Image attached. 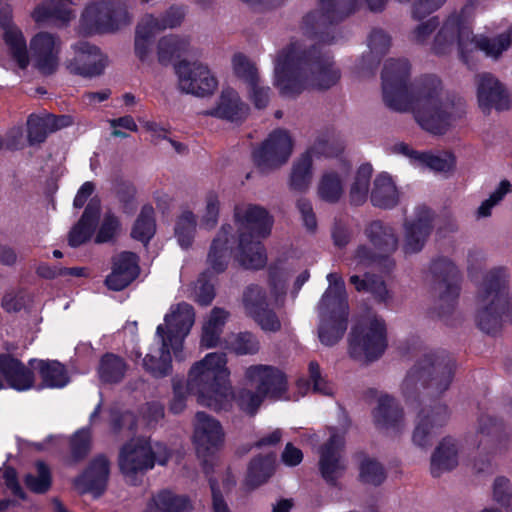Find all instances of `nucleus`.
Instances as JSON below:
<instances>
[{
    "label": "nucleus",
    "instance_id": "obj_63",
    "mask_svg": "<svg viewBox=\"0 0 512 512\" xmlns=\"http://www.w3.org/2000/svg\"><path fill=\"white\" fill-rule=\"evenodd\" d=\"M119 231L120 223L118 219L114 215L107 213L96 235L95 242L100 244L113 241Z\"/></svg>",
    "mask_w": 512,
    "mask_h": 512
},
{
    "label": "nucleus",
    "instance_id": "obj_33",
    "mask_svg": "<svg viewBox=\"0 0 512 512\" xmlns=\"http://www.w3.org/2000/svg\"><path fill=\"white\" fill-rule=\"evenodd\" d=\"M171 351L170 344L163 345L156 335L142 360L143 368L155 378L167 376L171 371Z\"/></svg>",
    "mask_w": 512,
    "mask_h": 512
},
{
    "label": "nucleus",
    "instance_id": "obj_9",
    "mask_svg": "<svg viewBox=\"0 0 512 512\" xmlns=\"http://www.w3.org/2000/svg\"><path fill=\"white\" fill-rule=\"evenodd\" d=\"M349 355L362 364L378 360L388 346L385 321L374 313L357 319L349 334Z\"/></svg>",
    "mask_w": 512,
    "mask_h": 512
},
{
    "label": "nucleus",
    "instance_id": "obj_39",
    "mask_svg": "<svg viewBox=\"0 0 512 512\" xmlns=\"http://www.w3.org/2000/svg\"><path fill=\"white\" fill-rule=\"evenodd\" d=\"M400 193L392 177L383 172L376 176L370 193V201L375 207L389 209L399 203Z\"/></svg>",
    "mask_w": 512,
    "mask_h": 512
},
{
    "label": "nucleus",
    "instance_id": "obj_54",
    "mask_svg": "<svg viewBox=\"0 0 512 512\" xmlns=\"http://www.w3.org/2000/svg\"><path fill=\"white\" fill-rule=\"evenodd\" d=\"M227 348L237 355L255 354L259 351L260 344L257 337L251 332H239L229 335Z\"/></svg>",
    "mask_w": 512,
    "mask_h": 512
},
{
    "label": "nucleus",
    "instance_id": "obj_7",
    "mask_svg": "<svg viewBox=\"0 0 512 512\" xmlns=\"http://www.w3.org/2000/svg\"><path fill=\"white\" fill-rule=\"evenodd\" d=\"M329 286L319 303L320 341L327 346L336 344L347 329L348 303L345 283L338 273L327 275Z\"/></svg>",
    "mask_w": 512,
    "mask_h": 512
},
{
    "label": "nucleus",
    "instance_id": "obj_62",
    "mask_svg": "<svg viewBox=\"0 0 512 512\" xmlns=\"http://www.w3.org/2000/svg\"><path fill=\"white\" fill-rule=\"evenodd\" d=\"M265 332L276 333L282 328V321L276 312L268 307L251 317Z\"/></svg>",
    "mask_w": 512,
    "mask_h": 512
},
{
    "label": "nucleus",
    "instance_id": "obj_35",
    "mask_svg": "<svg viewBox=\"0 0 512 512\" xmlns=\"http://www.w3.org/2000/svg\"><path fill=\"white\" fill-rule=\"evenodd\" d=\"M0 373L7 383L17 390L29 389L34 383L31 370L9 354L0 355Z\"/></svg>",
    "mask_w": 512,
    "mask_h": 512
},
{
    "label": "nucleus",
    "instance_id": "obj_10",
    "mask_svg": "<svg viewBox=\"0 0 512 512\" xmlns=\"http://www.w3.org/2000/svg\"><path fill=\"white\" fill-rule=\"evenodd\" d=\"M170 453L165 445L152 443L147 437H135L126 442L120 450L119 467L126 477H134L152 469L155 463H167Z\"/></svg>",
    "mask_w": 512,
    "mask_h": 512
},
{
    "label": "nucleus",
    "instance_id": "obj_12",
    "mask_svg": "<svg viewBox=\"0 0 512 512\" xmlns=\"http://www.w3.org/2000/svg\"><path fill=\"white\" fill-rule=\"evenodd\" d=\"M195 323L192 305L181 302L171 306L164 317V324L157 327L156 334L163 345L170 344L175 357H180L185 338Z\"/></svg>",
    "mask_w": 512,
    "mask_h": 512
},
{
    "label": "nucleus",
    "instance_id": "obj_58",
    "mask_svg": "<svg viewBox=\"0 0 512 512\" xmlns=\"http://www.w3.org/2000/svg\"><path fill=\"white\" fill-rule=\"evenodd\" d=\"M25 484L34 493L47 492L51 486V473L48 466L44 462L38 461L35 465V473H29L25 477Z\"/></svg>",
    "mask_w": 512,
    "mask_h": 512
},
{
    "label": "nucleus",
    "instance_id": "obj_36",
    "mask_svg": "<svg viewBox=\"0 0 512 512\" xmlns=\"http://www.w3.org/2000/svg\"><path fill=\"white\" fill-rule=\"evenodd\" d=\"M233 237V227L229 224L221 226L214 237L207 256L210 268L219 273L223 272L230 257V239Z\"/></svg>",
    "mask_w": 512,
    "mask_h": 512
},
{
    "label": "nucleus",
    "instance_id": "obj_8",
    "mask_svg": "<svg viewBox=\"0 0 512 512\" xmlns=\"http://www.w3.org/2000/svg\"><path fill=\"white\" fill-rule=\"evenodd\" d=\"M454 361L444 353L424 354L407 373L402 390L408 397L427 389L430 395L445 392L452 381Z\"/></svg>",
    "mask_w": 512,
    "mask_h": 512
},
{
    "label": "nucleus",
    "instance_id": "obj_47",
    "mask_svg": "<svg viewBox=\"0 0 512 512\" xmlns=\"http://www.w3.org/2000/svg\"><path fill=\"white\" fill-rule=\"evenodd\" d=\"M196 228V215L190 210H183L177 217L174 227V235L182 248L188 249L192 246Z\"/></svg>",
    "mask_w": 512,
    "mask_h": 512
},
{
    "label": "nucleus",
    "instance_id": "obj_3",
    "mask_svg": "<svg viewBox=\"0 0 512 512\" xmlns=\"http://www.w3.org/2000/svg\"><path fill=\"white\" fill-rule=\"evenodd\" d=\"M340 70L332 57L307 51L298 44L282 50L275 62L274 85L285 97H295L303 91L328 89L340 79Z\"/></svg>",
    "mask_w": 512,
    "mask_h": 512
},
{
    "label": "nucleus",
    "instance_id": "obj_4",
    "mask_svg": "<svg viewBox=\"0 0 512 512\" xmlns=\"http://www.w3.org/2000/svg\"><path fill=\"white\" fill-rule=\"evenodd\" d=\"M471 12L472 7L466 6L446 19L433 41L432 49L436 54H447L456 49L464 58L466 53L479 49L487 56L497 58L510 47L512 29L492 39L474 37L469 26Z\"/></svg>",
    "mask_w": 512,
    "mask_h": 512
},
{
    "label": "nucleus",
    "instance_id": "obj_45",
    "mask_svg": "<svg viewBox=\"0 0 512 512\" xmlns=\"http://www.w3.org/2000/svg\"><path fill=\"white\" fill-rule=\"evenodd\" d=\"M191 43L188 37L169 35L158 42L157 53L161 63H167L174 58L188 55L191 52Z\"/></svg>",
    "mask_w": 512,
    "mask_h": 512
},
{
    "label": "nucleus",
    "instance_id": "obj_31",
    "mask_svg": "<svg viewBox=\"0 0 512 512\" xmlns=\"http://www.w3.org/2000/svg\"><path fill=\"white\" fill-rule=\"evenodd\" d=\"M70 116H54L48 113L42 115H30L27 120V138L30 145L43 142L46 137L59 129L71 125Z\"/></svg>",
    "mask_w": 512,
    "mask_h": 512
},
{
    "label": "nucleus",
    "instance_id": "obj_25",
    "mask_svg": "<svg viewBox=\"0 0 512 512\" xmlns=\"http://www.w3.org/2000/svg\"><path fill=\"white\" fill-rule=\"evenodd\" d=\"M433 214L425 206L417 207L415 217L404 224V243L402 249L405 254L418 253L432 231Z\"/></svg>",
    "mask_w": 512,
    "mask_h": 512
},
{
    "label": "nucleus",
    "instance_id": "obj_27",
    "mask_svg": "<svg viewBox=\"0 0 512 512\" xmlns=\"http://www.w3.org/2000/svg\"><path fill=\"white\" fill-rule=\"evenodd\" d=\"M479 448L486 453L500 454L508 450L510 440L504 426L490 415L479 419Z\"/></svg>",
    "mask_w": 512,
    "mask_h": 512
},
{
    "label": "nucleus",
    "instance_id": "obj_32",
    "mask_svg": "<svg viewBox=\"0 0 512 512\" xmlns=\"http://www.w3.org/2000/svg\"><path fill=\"white\" fill-rule=\"evenodd\" d=\"M460 446L456 439L444 437L431 455L430 472L433 477L453 470L458 465Z\"/></svg>",
    "mask_w": 512,
    "mask_h": 512
},
{
    "label": "nucleus",
    "instance_id": "obj_1",
    "mask_svg": "<svg viewBox=\"0 0 512 512\" xmlns=\"http://www.w3.org/2000/svg\"><path fill=\"white\" fill-rule=\"evenodd\" d=\"M407 60H388L385 64L383 97L385 103L400 112H412L416 122L435 135L447 133L465 116V103L443 88L436 76H426L409 89Z\"/></svg>",
    "mask_w": 512,
    "mask_h": 512
},
{
    "label": "nucleus",
    "instance_id": "obj_15",
    "mask_svg": "<svg viewBox=\"0 0 512 512\" xmlns=\"http://www.w3.org/2000/svg\"><path fill=\"white\" fill-rule=\"evenodd\" d=\"M178 86L182 92L195 96L212 94L218 81L210 68L199 61H181L176 66Z\"/></svg>",
    "mask_w": 512,
    "mask_h": 512
},
{
    "label": "nucleus",
    "instance_id": "obj_34",
    "mask_svg": "<svg viewBox=\"0 0 512 512\" xmlns=\"http://www.w3.org/2000/svg\"><path fill=\"white\" fill-rule=\"evenodd\" d=\"M72 5L73 0H49L36 6L31 16L38 24L55 21L65 25L75 17Z\"/></svg>",
    "mask_w": 512,
    "mask_h": 512
},
{
    "label": "nucleus",
    "instance_id": "obj_26",
    "mask_svg": "<svg viewBox=\"0 0 512 512\" xmlns=\"http://www.w3.org/2000/svg\"><path fill=\"white\" fill-rule=\"evenodd\" d=\"M11 9L6 0H0V26L4 30V40L14 60L20 68L29 64V47L19 28L11 22Z\"/></svg>",
    "mask_w": 512,
    "mask_h": 512
},
{
    "label": "nucleus",
    "instance_id": "obj_29",
    "mask_svg": "<svg viewBox=\"0 0 512 512\" xmlns=\"http://www.w3.org/2000/svg\"><path fill=\"white\" fill-rule=\"evenodd\" d=\"M110 473V462L104 455L95 457L85 472L75 479V487L81 493L100 495L107 484Z\"/></svg>",
    "mask_w": 512,
    "mask_h": 512
},
{
    "label": "nucleus",
    "instance_id": "obj_55",
    "mask_svg": "<svg viewBox=\"0 0 512 512\" xmlns=\"http://www.w3.org/2000/svg\"><path fill=\"white\" fill-rule=\"evenodd\" d=\"M343 192L342 180L338 174L330 172L322 176L318 186V194L321 199L335 203L340 200Z\"/></svg>",
    "mask_w": 512,
    "mask_h": 512
},
{
    "label": "nucleus",
    "instance_id": "obj_53",
    "mask_svg": "<svg viewBox=\"0 0 512 512\" xmlns=\"http://www.w3.org/2000/svg\"><path fill=\"white\" fill-rule=\"evenodd\" d=\"M220 199L217 193L208 192L203 200V208L200 215V227L205 230H212L216 227L220 214Z\"/></svg>",
    "mask_w": 512,
    "mask_h": 512
},
{
    "label": "nucleus",
    "instance_id": "obj_17",
    "mask_svg": "<svg viewBox=\"0 0 512 512\" xmlns=\"http://www.w3.org/2000/svg\"><path fill=\"white\" fill-rule=\"evenodd\" d=\"M184 12L180 8L172 7L161 18L153 15H145L138 23L135 36L136 55L144 61L150 51L156 34L166 28H174L180 25Z\"/></svg>",
    "mask_w": 512,
    "mask_h": 512
},
{
    "label": "nucleus",
    "instance_id": "obj_49",
    "mask_svg": "<svg viewBox=\"0 0 512 512\" xmlns=\"http://www.w3.org/2000/svg\"><path fill=\"white\" fill-rule=\"evenodd\" d=\"M126 369L127 365L121 357L107 353L100 360L98 373L102 381L116 383L123 379Z\"/></svg>",
    "mask_w": 512,
    "mask_h": 512
},
{
    "label": "nucleus",
    "instance_id": "obj_21",
    "mask_svg": "<svg viewBox=\"0 0 512 512\" xmlns=\"http://www.w3.org/2000/svg\"><path fill=\"white\" fill-rule=\"evenodd\" d=\"M73 57L67 60V69L84 76L100 75L107 66L106 56L96 46L78 41L71 46Z\"/></svg>",
    "mask_w": 512,
    "mask_h": 512
},
{
    "label": "nucleus",
    "instance_id": "obj_50",
    "mask_svg": "<svg viewBox=\"0 0 512 512\" xmlns=\"http://www.w3.org/2000/svg\"><path fill=\"white\" fill-rule=\"evenodd\" d=\"M390 155L410 158L412 160H453L457 156L451 151L418 152L404 143H396L389 147Z\"/></svg>",
    "mask_w": 512,
    "mask_h": 512
},
{
    "label": "nucleus",
    "instance_id": "obj_38",
    "mask_svg": "<svg viewBox=\"0 0 512 512\" xmlns=\"http://www.w3.org/2000/svg\"><path fill=\"white\" fill-rule=\"evenodd\" d=\"M248 106L241 100L237 91L232 88L222 90L216 106L210 115L231 121L242 119L248 113Z\"/></svg>",
    "mask_w": 512,
    "mask_h": 512
},
{
    "label": "nucleus",
    "instance_id": "obj_48",
    "mask_svg": "<svg viewBox=\"0 0 512 512\" xmlns=\"http://www.w3.org/2000/svg\"><path fill=\"white\" fill-rule=\"evenodd\" d=\"M291 150V138L287 132L282 130L271 133L262 144V153L265 157L285 159L290 156Z\"/></svg>",
    "mask_w": 512,
    "mask_h": 512
},
{
    "label": "nucleus",
    "instance_id": "obj_5",
    "mask_svg": "<svg viewBox=\"0 0 512 512\" xmlns=\"http://www.w3.org/2000/svg\"><path fill=\"white\" fill-rule=\"evenodd\" d=\"M476 323L485 333L496 332L502 316L507 317V270L503 267L487 271L478 286L476 298Z\"/></svg>",
    "mask_w": 512,
    "mask_h": 512
},
{
    "label": "nucleus",
    "instance_id": "obj_30",
    "mask_svg": "<svg viewBox=\"0 0 512 512\" xmlns=\"http://www.w3.org/2000/svg\"><path fill=\"white\" fill-rule=\"evenodd\" d=\"M477 97L483 111L495 108L504 110L509 107L510 100L501 83L490 74H482L477 78Z\"/></svg>",
    "mask_w": 512,
    "mask_h": 512
},
{
    "label": "nucleus",
    "instance_id": "obj_41",
    "mask_svg": "<svg viewBox=\"0 0 512 512\" xmlns=\"http://www.w3.org/2000/svg\"><path fill=\"white\" fill-rule=\"evenodd\" d=\"M236 258L246 269H261L265 266L267 257L259 239H238Z\"/></svg>",
    "mask_w": 512,
    "mask_h": 512
},
{
    "label": "nucleus",
    "instance_id": "obj_14",
    "mask_svg": "<svg viewBox=\"0 0 512 512\" xmlns=\"http://www.w3.org/2000/svg\"><path fill=\"white\" fill-rule=\"evenodd\" d=\"M62 47L59 35L47 31L37 32L29 42V63L41 74L51 75L60 65Z\"/></svg>",
    "mask_w": 512,
    "mask_h": 512
},
{
    "label": "nucleus",
    "instance_id": "obj_11",
    "mask_svg": "<svg viewBox=\"0 0 512 512\" xmlns=\"http://www.w3.org/2000/svg\"><path fill=\"white\" fill-rule=\"evenodd\" d=\"M130 22L126 6L119 1L94 0L83 10L79 31L86 35L114 32Z\"/></svg>",
    "mask_w": 512,
    "mask_h": 512
},
{
    "label": "nucleus",
    "instance_id": "obj_18",
    "mask_svg": "<svg viewBox=\"0 0 512 512\" xmlns=\"http://www.w3.org/2000/svg\"><path fill=\"white\" fill-rule=\"evenodd\" d=\"M233 217L237 226L238 239H260L271 233L273 217L262 206L256 204L236 205Z\"/></svg>",
    "mask_w": 512,
    "mask_h": 512
},
{
    "label": "nucleus",
    "instance_id": "obj_6",
    "mask_svg": "<svg viewBox=\"0 0 512 512\" xmlns=\"http://www.w3.org/2000/svg\"><path fill=\"white\" fill-rule=\"evenodd\" d=\"M364 235L371 247L366 244L357 246L350 258L351 268L361 270L377 266L383 271H391L395 267L392 254L399 246L395 229L380 220H373L365 226Z\"/></svg>",
    "mask_w": 512,
    "mask_h": 512
},
{
    "label": "nucleus",
    "instance_id": "obj_61",
    "mask_svg": "<svg viewBox=\"0 0 512 512\" xmlns=\"http://www.w3.org/2000/svg\"><path fill=\"white\" fill-rule=\"evenodd\" d=\"M511 191V184L508 180L500 182L499 187L484 200L477 210L478 217H488L491 215V210L494 206L502 201L504 196Z\"/></svg>",
    "mask_w": 512,
    "mask_h": 512
},
{
    "label": "nucleus",
    "instance_id": "obj_56",
    "mask_svg": "<svg viewBox=\"0 0 512 512\" xmlns=\"http://www.w3.org/2000/svg\"><path fill=\"white\" fill-rule=\"evenodd\" d=\"M386 473L375 459L365 457L359 464V479L365 485L378 486L384 482Z\"/></svg>",
    "mask_w": 512,
    "mask_h": 512
},
{
    "label": "nucleus",
    "instance_id": "obj_64",
    "mask_svg": "<svg viewBox=\"0 0 512 512\" xmlns=\"http://www.w3.org/2000/svg\"><path fill=\"white\" fill-rule=\"evenodd\" d=\"M309 379L313 384V391L323 395H331L333 393L332 386L322 376L319 364L311 361L308 365Z\"/></svg>",
    "mask_w": 512,
    "mask_h": 512
},
{
    "label": "nucleus",
    "instance_id": "obj_60",
    "mask_svg": "<svg viewBox=\"0 0 512 512\" xmlns=\"http://www.w3.org/2000/svg\"><path fill=\"white\" fill-rule=\"evenodd\" d=\"M232 67L235 75L247 86L259 79L256 67L242 54L233 56Z\"/></svg>",
    "mask_w": 512,
    "mask_h": 512
},
{
    "label": "nucleus",
    "instance_id": "obj_22",
    "mask_svg": "<svg viewBox=\"0 0 512 512\" xmlns=\"http://www.w3.org/2000/svg\"><path fill=\"white\" fill-rule=\"evenodd\" d=\"M372 415L376 428L387 436H397L405 429L402 408L387 394L378 396Z\"/></svg>",
    "mask_w": 512,
    "mask_h": 512
},
{
    "label": "nucleus",
    "instance_id": "obj_51",
    "mask_svg": "<svg viewBox=\"0 0 512 512\" xmlns=\"http://www.w3.org/2000/svg\"><path fill=\"white\" fill-rule=\"evenodd\" d=\"M242 302L246 315L251 318L268 307L267 291L259 285H249L243 292Z\"/></svg>",
    "mask_w": 512,
    "mask_h": 512
},
{
    "label": "nucleus",
    "instance_id": "obj_52",
    "mask_svg": "<svg viewBox=\"0 0 512 512\" xmlns=\"http://www.w3.org/2000/svg\"><path fill=\"white\" fill-rule=\"evenodd\" d=\"M312 177V162H294L289 174V188L295 192H305L312 182Z\"/></svg>",
    "mask_w": 512,
    "mask_h": 512
},
{
    "label": "nucleus",
    "instance_id": "obj_2",
    "mask_svg": "<svg viewBox=\"0 0 512 512\" xmlns=\"http://www.w3.org/2000/svg\"><path fill=\"white\" fill-rule=\"evenodd\" d=\"M223 353H209L190 369L187 382L189 392L197 397V402L216 411H228L233 400L244 413L253 416L264 400L258 391L247 388L234 394L229 382L230 371Z\"/></svg>",
    "mask_w": 512,
    "mask_h": 512
},
{
    "label": "nucleus",
    "instance_id": "obj_20",
    "mask_svg": "<svg viewBox=\"0 0 512 512\" xmlns=\"http://www.w3.org/2000/svg\"><path fill=\"white\" fill-rule=\"evenodd\" d=\"M448 419L449 412L443 404L423 408L417 417L412 435L413 443L420 448L430 447L438 430L448 422Z\"/></svg>",
    "mask_w": 512,
    "mask_h": 512
},
{
    "label": "nucleus",
    "instance_id": "obj_44",
    "mask_svg": "<svg viewBox=\"0 0 512 512\" xmlns=\"http://www.w3.org/2000/svg\"><path fill=\"white\" fill-rule=\"evenodd\" d=\"M391 45L390 37L380 29L373 30L368 39L369 52L358 61V69L364 71L370 69L385 54Z\"/></svg>",
    "mask_w": 512,
    "mask_h": 512
},
{
    "label": "nucleus",
    "instance_id": "obj_40",
    "mask_svg": "<svg viewBox=\"0 0 512 512\" xmlns=\"http://www.w3.org/2000/svg\"><path fill=\"white\" fill-rule=\"evenodd\" d=\"M99 212V202L91 200L79 221L69 232L68 242L71 247H78L90 239L94 231V225L98 219Z\"/></svg>",
    "mask_w": 512,
    "mask_h": 512
},
{
    "label": "nucleus",
    "instance_id": "obj_42",
    "mask_svg": "<svg viewBox=\"0 0 512 512\" xmlns=\"http://www.w3.org/2000/svg\"><path fill=\"white\" fill-rule=\"evenodd\" d=\"M373 167L370 163H362L355 172L349 186V202L353 206H362L368 200Z\"/></svg>",
    "mask_w": 512,
    "mask_h": 512
},
{
    "label": "nucleus",
    "instance_id": "obj_13",
    "mask_svg": "<svg viewBox=\"0 0 512 512\" xmlns=\"http://www.w3.org/2000/svg\"><path fill=\"white\" fill-rule=\"evenodd\" d=\"M386 3L387 0H321L319 9L305 16L304 29L308 32L316 27H324L353 13L365 4L372 11H381Z\"/></svg>",
    "mask_w": 512,
    "mask_h": 512
},
{
    "label": "nucleus",
    "instance_id": "obj_16",
    "mask_svg": "<svg viewBox=\"0 0 512 512\" xmlns=\"http://www.w3.org/2000/svg\"><path fill=\"white\" fill-rule=\"evenodd\" d=\"M434 275L433 292L441 314L451 312L459 296L458 270L448 260L435 261L431 266Z\"/></svg>",
    "mask_w": 512,
    "mask_h": 512
},
{
    "label": "nucleus",
    "instance_id": "obj_43",
    "mask_svg": "<svg viewBox=\"0 0 512 512\" xmlns=\"http://www.w3.org/2000/svg\"><path fill=\"white\" fill-rule=\"evenodd\" d=\"M188 506L185 497L162 490L151 496L143 512H183Z\"/></svg>",
    "mask_w": 512,
    "mask_h": 512
},
{
    "label": "nucleus",
    "instance_id": "obj_28",
    "mask_svg": "<svg viewBox=\"0 0 512 512\" xmlns=\"http://www.w3.org/2000/svg\"><path fill=\"white\" fill-rule=\"evenodd\" d=\"M139 275L138 258L132 252H121L113 257L112 271L105 279V285L113 291H120L130 285Z\"/></svg>",
    "mask_w": 512,
    "mask_h": 512
},
{
    "label": "nucleus",
    "instance_id": "obj_37",
    "mask_svg": "<svg viewBox=\"0 0 512 512\" xmlns=\"http://www.w3.org/2000/svg\"><path fill=\"white\" fill-rule=\"evenodd\" d=\"M229 316L230 313L223 308L215 307L210 311L202 324L201 347L209 349L221 344V335Z\"/></svg>",
    "mask_w": 512,
    "mask_h": 512
},
{
    "label": "nucleus",
    "instance_id": "obj_46",
    "mask_svg": "<svg viewBox=\"0 0 512 512\" xmlns=\"http://www.w3.org/2000/svg\"><path fill=\"white\" fill-rule=\"evenodd\" d=\"M30 364L39 370V373L46 386L62 387L68 381L64 366L58 361L32 360Z\"/></svg>",
    "mask_w": 512,
    "mask_h": 512
},
{
    "label": "nucleus",
    "instance_id": "obj_23",
    "mask_svg": "<svg viewBox=\"0 0 512 512\" xmlns=\"http://www.w3.org/2000/svg\"><path fill=\"white\" fill-rule=\"evenodd\" d=\"M193 438L197 453L206 456L222 446L224 431L218 420L204 412H198L194 421Z\"/></svg>",
    "mask_w": 512,
    "mask_h": 512
},
{
    "label": "nucleus",
    "instance_id": "obj_24",
    "mask_svg": "<svg viewBox=\"0 0 512 512\" xmlns=\"http://www.w3.org/2000/svg\"><path fill=\"white\" fill-rule=\"evenodd\" d=\"M245 379L255 385L264 397H278L286 390V377L278 368L269 365H252L245 370Z\"/></svg>",
    "mask_w": 512,
    "mask_h": 512
},
{
    "label": "nucleus",
    "instance_id": "obj_59",
    "mask_svg": "<svg viewBox=\"0 0 512 512\" xmlns=\"http://www.w3.org/2000/svg\"><path fill=\"white\" fill-rule=\"evenodd\" d=\"M274 461L275 458L272 455L254 458L249 467V481L254 485H260L265 482L273 472Z\"/></svg>",
    "mask_w": 512,
    "mask_h": 512
},
{
    "label": "nucleus",
    "instance_id": "obj_19",
    "mask_svg": "<svg viewBox=\"0 0 512 512\" xmlns=\"http://www.w3.org/2000/svg\"><path fill=\"white\" fill-rule=\"evenodd\" d=\"M344 445L342 435L332 434L319 448V471L322 478L330 485H336L337 480L346 470L343 459Z\"/></svg>",
    "mask_w": 512,
    "mask_h": 512
},
{
    "label": "nucleus",
    "instance_id": "obj_57",
    "mask_svg": "<svg viewBox=\"0 0 512 512\" xmlns=\"http://www.w3.org/2000/svg\"><path fill=\"white\" fill-rule=\"evenodd\" d=\"M154 209L146 205L142 208L132 230V237L147 242L155 233Z\"/></svg>",
    "mask_w": 512,
    "mask_h": 512
}]
</instances>
